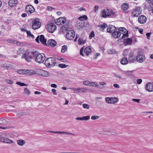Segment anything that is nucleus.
<instances>
[{
    "label": "nucleus",
    "instance_id": "bb28decb",
    "mask_svg": "<svg viewBox=\"0 0 153 153\" xmlns=\"http://www.w3.org/2000/svg\"><path fill=\"white\" fill-rule=\"evenodd\" d=\"M84 52L87 56H88L92 52L91 48L90 46L87 47L84 49Z\"/></svg>",
    "mask_w": 153,
    "mask_h": 153
},
{
    "label": "nucleus",
    "instance_id": "9d476101",
    "mask_svg": "<svg viewBox=\"0 0 153 153\" xmlns=\"http://www.w3.org/2000/svg\"><path fill=\"white\" fill-rule=\"evenodd\" d=\"M70 89L72 90L74 93H79V92H85L87 90L86 88H71Z\"/></svg>",
    "mask_w": 153,
    "mask_h": 153
},
{
    "label": "nucleus",
    "instance_id": "1a4fd4ad",
    "mask_svg": "<svg viewBox=\"0 0 153 153\" xmlns=\"http://www.w3.org/2000/svg\"><path fill=\"white\" fill-rule=\"evenodd\" d=\"M75 36V33L72 30H68L67 33L66 35L67 39L69 40H72Z\"/></svg>",
    "mask_w": 153,
    "mask_h": 153
},
{
    "label": "nucleus",
    "instance_id": "58836bf2",
    "mask_svg": "<svg viewBox=\"0 0 153 153\" xmlns=\"http://www.w3.org/2000/svg\"><path fill=\"white\" fill-rule=\"evenodd\" d=\"M128 61L129 62H134L135 61V58L134 57H128Z\"/></svg>",
    "mask_w": 153,
    "mask_h": 153
},
{
    "label": "nucleus",
    "instance_id": "c9c22d12",
    "mask_svg": "<svg viewBox=\"0 0 153 153\" xmlns=\"http://www.w3.org/2000/svg\"><path fill=\"white\" fill-rule=\"evenodd\" d=\"M13 141L12 140L5 137L4 143L10 144L13 143Z\"/></svg>",
    "mask_w": 153,
    "mask_h": 153
},
{
    "label": "nucleus",
    "instance_id": "f3484780",
    "mask_svg": "<svg viewBox=\"0 0 153 153\" xmlns=\"http://www.w3.org/2000/svg\"><path fill=\"white\" fill-rule=\"evenodd\" d=\"M107 30V32L111 33L112 34L113 32H114L117 29L114 26L110 25H109Z\"/></svg>",
    "mask_w": 153,
    "mask_h": 153
},
{
    "label": "nucleus",
    "instance_id": "0e129e2a",
    "mask_svg": "<svg viewBox=\"0 0 153 153\" xmlns=\"http://www.w3.org/2000/svg\"><path fill=\"white\" fill-rule=\"evenodd\" d=\"M142 80L141 79H138L137 80V83L138 84H140L142 82Z\"/></svg>",
    "mask_w": 153,
    "mask_h": 153
},
{
    "label": "nucleus",
    "instance_id": "393cba45",
    "mask_svg": "<svg viewBox=\"0 0 153 153\" xmlns=\"http://www.w3.org/2000/svg\"><path fill=\"white\" fill-rule=\"evenodd\" d=\"M123 74L126 76H128L130 78H132L134 77L132 71H123Z\"/></svg>",
    "mask_w": 153,
    "mask_h": 153
},
{
    "label": "nucleus",
    "instance_id": "e2e57ef3",
    "mask_svg": "<svg viewBox=\"0 0 153 153\" xmlns=\"http://www.w3.org/2000/svg\"><path fill=\"white\" fill-rule=\"evenodd\" d=\"M147 3L146 4H151L153 3V0H146Z\"/></svg>",
    "mask_w": 153,
    "mask_h": 153
},
{
    "label": "nucleus",
    "instance_id": "5701e85b",
    "mask_svg": "<svg viewBox=\"0 0 153 153\" xmlns=\"http://www.w3.org/2000/svg\"><path fill=\"white\" fill-rule=\"evenodd\" d=\"M86 38L84 37H79L78 40V44L81 45L85 44L86 42Z\"/></svg>",
    "mask_w": 153,
    "mask_h": 153
},
{
    "label": "nucleus",
    "instance_id": "5fc2aeb1",
    "mask_svg": "<svg viewBox=\"0 0 153 153\" xmlns=\"http://www.w3.org/2000/svg\"><path fill=\"white\" fill-rule=\"evenodd\" d=\"M94 11L95 13H97L98 10L99 8V6L97 5H96L94 7Z\"/></svg>",
    "mask_w": 153,
    "mask_h": 153
},
{
    "label": "nucleus",
    "instance_id": "f8f14e48",
    "mask_svg": "<svg viewBox=\"0 0 153 153\" xmlns=\"http://www.w3.org/2000/svg\"><path fill=\"white\" fill-rule=\"evenodd\" d=\"M146 89L149 92L153 91V82H150L148 83L146 85Z\"/></svg>",
    "mask_w": 153,
    "mask_h": 153
},
{
    "label": "nucleus",
    "instance_id": "f03ea898",
    "mask_svg": "<svg viewBox=\"0 0 153 153\" xmlns=\"http://www.w3.org/2000/svg\"><path fill=\"white\" fill-rule=\"evenodd\" d=\"M36 51H33L32 52V54L34 56H35V60L36 62L39 63H42L45 60V56L43 53H39L36 54Z\"/></svg>",
    "mask_w": 153,
    "mask_h": 153
},
{
    "label": "nucleus",
    "instance_id": "49530a36",
    "mask_svg": "<svg viewBox=\"0 0 153 153\" xmlns=\"http://www.w3.org/2000/svg\"><path fill=\"white\" fill-rule=\"evenodd\" d=\"M17 84L19 85L20 86H27L28 85L27 84H25L24 83L21 82H18L16 83Z\"/></svg>",
    "mask_w": 153,
    "mask_h": 153
},
{
    "label": "nucleus",
    "instance_id": "f704fd0d",
    "mask_svg": "<svg viewBox=\"0 0 153 153\" xmlns=\"http://www.w3.org/2000/svg\"><path fill=\"white\" fill-rule=\"evenodd\" d=\"M7 124V121L4 119H0V125H6Z\"/></svg>",
    "mask_w": 153,
    "mask_h": 153
},
{
    "label": "nucleus",
    "instance_id": "6e6d98bb",
    "mask_svg": "<svg viewBox=\"0 0 153 153\" xmlns=\"http://www.w3.org/2000/svg\"><path fill=\"white\" fill-rule=\"evenodd\" d=\"M24 92L25 93L27 94H30V91L27 88H25L24 89Z\"/></svg>",
    "mask_w": 153,
    "mask_h": 153
},
{
    "label": "nucleus",
    "instance_id": "79ce46f5",
    "mask_svg": "<svg viewBox=\"0 0 153 153\" xmlns=\"http://www.w3.org/2000/svg\"><path fill=\"white\" fill-rule=\"evenodd\" d=\"M68 65H66L64 64H59L58 66L59 67L62 68H66L67 67H68Z\"/></svg>",
    "mask_w": 153,
    "mask_h": 153
},
{
    "label": "nucleus",
    "instance_id": "4d7b16f0",
    "mask_svg": "<svg viewBox=\"0 0 153 153\" xmlns=\"http://www.w3.org/2000/svg\"><path fill=\"white\" fill-rule=\"evenodd\" d=\"M128 51L127 49L125 50L123 52V55L124 56H126L128 53Z\"/></svg>",
    "mask_w": 153,
    "mask_h": 153
},
{
    "label": "nucleus",
    "instance_id": "423d86ee",
    "mask_svg": "<svg viewBox=\"0 0 153 153\" xmlns=\"http://www.w3.org/2000/svg\"><path fill=\"white\" fill-rule=\"evenodd\" d=\"M105 102L108 104H114L118 101V99L116 97H107L105 99Z\"/></svg>",
    "mask_w": 153,
    "mask_h": 153
},
{
    "label": "nucleus",
    "instance_id": "680f3d73",
    "mask_svg": "<svg viewBox=\"0 0 153 153\" xmlns=\"http://www.w3.org/2000/svg\"><path fill=\"white\" fill-rule=\"evenodd\" d=\"M128 57H134V53L132 52H130L128 55Z\"/></svg>",
    "mask_w": 153,
    "mask_h": 153
},
{
    "label": "nucleus",
    "instance_id": "f257e3e1",
    "mask_svg": "<svg viewBox=\"0 0 153 153\" xmlns=\"http://www.w3.org/2000/svg\"><path fill=\"white\" fill-rule=\"evenodd\" d=\"M115 14L112 10L109 8L101 10V16L104 18L108 17H112Z\"/></svg>",
    "mask_w": 153,
    "mask_h": 153
},
{
    "label": "nucleus",
    "instance_id": "4468645a",
    "mask_svg": "<svg viewBox=\"0 0 153 153\" xmlns=\"http://www.w3.org/2000/svg\"><path fill=\"white\" fill-rule=\"evenodd\" d=\"M136 59L139 62H142L145 60V58L142 54H138L136 57Z\"/></svg>",
    "mask_w": 153,
    "mask_h": 153
},
{
    "label": "nucleus",
    "instance_id": "ea45409f",
    "mask_svg": "<svg viewBox=\"0 0 153 153\" xmlns=\"http://www.w3.org/2000/svg\"><path fill=\"white\" fill-rule=\"evenodd\" d=\"M106 26H107V25L104 23L103 25H100L99 27L101 28V30L103 31L105 28Z\"/></svg>",
    "mask_w": 153,
    "mask_h": 153
},
{
    "label": "nucleus",
    "instance_id": "4c0bfd02",
    "mask_svg": "<svg viewBox=\"0 0 153 153\" xmlns=\"http://www.w3.org/2000/svg\"><path fill=\"white\" fill-rule=\"evenodd\" d=\"M89 86L94 87H97L98 86V84L96 82H90V84Z\"/></svg>",
    "mask_w": 153,
    "mask_h": 153
},
{
    "label": "nucleus",
    "instance_id": "de8ad7c7",
    "mask_svg": "<svg viewBox=\"0 0 153 153\" xmlns=\"http://www.w3.org/2000/svg\"><path fill=\"white\" fill-rule=\"evenodd\" d=\"M25 112H21L17 114V116L18 117H20L22 116L25 115Z\"/></svg>",
    "mask_w": 153,
    "mask_h": 153
},
{
    "label": "nucleus",
    "instance_id": "a18cd8bd",
    "mask_svg": "<svg viewBox=\"0 0 153 153\" xmlns=\"http://www.w3.org/2000/svg\"><path fill=\"white\" fill-rule=\"evenodd\" d=\"M23 49L21 48H19L17 51V53L18 54L20 55V54L23 53Z\"/></svg>",
    "mask_w": 153,
    "mask_h": 153
},
{
    "label": "nucleus",
    "instance_id": "603ef678",
    "mask_svg": "<svg viewBox=\"0 0 153 153\" xmlns=\"http://www.w3.org/2000/svg\"><path fill=\"white\" fill-rule=\"evenodd\" d=\"M82 106L85 108L88 109L89 108V105L86 104H83L82 105Z\"/></svg>",
    "mask_w": 153,
    "mask_h": 153
},
{
    "label": "nucleus",
    "instance_id": "c756f323",
    "mask_svg": "<svg viewBox=\"0 0 153 153\" xmlns=\"http://www.w3.org/2000/svg\"><path fill=\"white\" fill-rule=\"evenodd\" d=\"M69 26L68 25L66 24L62 26L61 28V30L64 32L65 30H68L69 28Z\"/></svg>",
    "mask_w": 153,
    "mask_h": 153
},
{
    "label": "nucleus",
    "instance_id": "7ed1b4c3",
    "mask_svg": "<svg viewBox=\"0 0 153 153\" xmlns=\"http://www.w3.org/2000/svg\"><path fill=\"white\" fill-rule=\"evenodd\" d=\"M56 62L55 59L52 57L48 58L45 61V65L46 67L51 68L55 65Z\"/></svg>",
    "mask_w": 153,
    "mask_h": 153
},
{
    "label": "nucleus",
    "instance_id": "0eeeda50",
    "mask_svg": "<svg viewBox=\"0 0 153 153\" xmlns=\"http://www.w3.org/2000/svg\"><path fill=\"white\" fill-rule=\"evenodd\" d=\"M46 28L50 33H53L56 30V27L54 23H51L47 25Z\"/></svg>",
    "mask_w": 153,
    "mask_h": 153
},
{
    "label": "nucleus",
    "instance_id": "774afa93",
    "mask_svg": "<svg viewBox=\"0 0 153 153\" xmlns=\"http://www.w3.org/2000/svg\"><path fill=\"white\" fill-rule=\"evenodd\" d=\"M52 91L53 93V94L54 95H56L57 94V93L56 92V91L55 89H52Z\"/></svg>",
    "mask_w": 153,
    "mask_h": 153
},
{
    "label": "nucleus",
    "instance_id": "7c9ffc66",
    "mask_svg": "<svg viewBox=\"0 0 153 153\" xmlns=\"http://www.w3.org/2000/svg\"><path fill=\"white\" fill-rule=\"evenodd\" d=\"M128 60L126 57L122 58L120 61L121 63L123 65H126L128 63Z\"/></svg>",
    "mask_w": 153,
    "mask_h": 153
},
{
    "label": "nucleus",
    "instance_id": "cd10ccee",
    "mask_svg": "<svg viewBox=\"0 0 153 153\" xmlns=\"http://www.w3.org/2000/svg\"><path fill=\"white\" fill-rule=\"evenodd\" d=\"M40 40L42 44L44 45H47L46 40L44 36L43 35H41L40 36Z\"/></svg>",
    "mask_w": 153,
    "mask_h": 153
},
{
    "label": "nucleus",
    "instance_id": "a878e982",
    "mask_svg": "<svg viewBox=\"0 0 153 153\" xmlns=\"http://www.w3.org/2000/svg\"><path fill=\"white\" fill-rule=\"evenodd\" d=\"M102 132L104 135H110V133H111V129L104 128L102 129Z\"/></svg>",
    "mask_w": 153,
    "mask_h": 153
},
{
    "label": "nucleus",
    "instance_id": "2f4dec72",
    "mask_svg": "<svg viewBox=\"0 0 153 153\" xmlns=\"http://www.w3.org/2000/svg\"><path fill=\"white\" fill-rule=\"evenodd\" d=\"M18 144L21 146H23L25 143V141L22 140H18L17 141Z\"/></svg>",
    "mask_w": 153,
    "mask_h": 153
},
{
    "label": "nucleus",
    "instance_id": "c03bdc74",
    "mask_svg": "<svg viewBox=\"0 0 153 153\" xmlns=\"http://www.w3.org/2000/svg\"><path fill=\"white\" fill-rule=\"evenodd\" d=\"M108 53L110 54H113L116 53V51L114 50H110L108 51Z\"/></svg>",
    "mask_w": 153,
    "mask_h": 153
},
{
    "label": "nucleus",
    "instance_id": "20e7f679",
    "mask_svg": "<svg viewBox=\"0 0 153 153\" xmlns=\"http://www.w3.org/2000/svg\"><path fill=\"white\" fill-rule=\"evenodd\" d=\"M18 74H27L29 75H33L36 73L35 71L29 70L20 69L17 71Z\"/></svg>",
    "mask_w": 153,
    "mask_h": 153
},
{
    "label": "nucleus",
    "instance_id": "6e6552de",
    "mask_svg": "<svg viewBox=\"0 0 153 153\" xmlns=\"http://www.w3.org/2000/svg\"><path fill=\"white\" fill-rule=\"evenodd\" d=\"M141 13V10L140 7H136L132 13V15L134 17H137Z\"/></svg>",
    "mask_w": 153,
    "mask_h": 153
},
{
    "label": "nucleus",
    "instance_id": "37998d69",
    "mask_svg": "<svg viewBox=\"0 0 153 153\" xmlns=\"http://www.w3.org/2000/svg\"><path fill=\"white\" fill-rule=\"evenodd\" d=\"M126 29L123 27H121L119 28V29L118 30V31H122V33L123 34L124 33H125L126 31Z\"/></svg>",
    "mask_w": 153,
    "mask_h": 153
},
{
    "label": "nucleus",
    "instance_id": "13d9d810",
    "mask_svg": "<svg viewBox=\"0 0 153 153\" xmlns=\"http://www.w3.org/2000/svg\"><path fill=\"white\" fill-rule=\"evenodd\" d=\"M94 33L93 31H92L90 34L89 38L91 39L92 37H94Z\"/></svg>",
    "mask_w": 153,
    "mask_h": 153
},
{
    "label": "nucleus",
    "instance_id": "aec40b11",
    "mask_svg": "<svg viewBox=\"0 0 153 153\" xmlns=\"http://www.w3.org/2000/svg\"><path fill=\"white\" fill-rule=\"evenodd\" d=\"M48 46H50L51 47H54L56 45L57 43L53 39H51L48 40L47 42Z\"/></svg>",
    "mask_w": 153,
    "mask_h": 153
},
{
    "label": "nucleus",
    "instance_id": "2eb2a0df",
    "mask_svg": "<svg viewBox=\"0 0 153 153\" xmlns=\"http://www.w3.org/2000/svg\"><path fill=\"white\" fill-rule=\"evenodd\" d=\"M49 132H51L54 134H66L68 135H71L73 136H76V135L72 133L67 132L65 131H49Z\"/></svg>",
    "mask_w": 153,
    "mask_h": 153
},
{
    "label": "nucleus",
    "instance_id": "09e8293b",
    "mask_svg": "<svg viewBox=\"0 0 153 153\" xmlns=\"http://www.w3.org/2000/svg\"><path fill=\"white\" fill-rule=\"evenodd\" d=\"M90 116L89 115L82 117L83 120H87L90 119Z\"/></svg>",
    "mask_w": 153,
    "mask_h": 153
},
{
    "label": "nucleus",
    "instance_id": "6ab92c4d",
    "mask_svg": "<svg viewBox=\"0 0 153 153\" xmlns=\"http://www.w3.org/2000/svg\"><path fill=\"white\" fill-rule=\"evenodd\" d=\"M22 58L25 59V60L28 62H30L32 57L31 56L29 55L28 54H24L22 56Z\"/></svg>",
    "mask_w": 153,
    "mask_h": 153
},
{
    "label": "nucleus",
    "instance_id": "864d4df0",
    "mask_svg": "<svg viewBox=\"0 0 153 153\" xmlns=\"http://www.w3.org/2000/svg\"><path fill=\"white\" fill-rule=\"evenodd\" d=\"M83 84L85 85L89 86L90 84V82H89V81H85L83 82Z\"/></svg>",
    "mask_w": 153,
    "mask_h": 153
},
{
    "label": "nucleus",
    "instance_id": "ddd939ff",
    "mask_svg": "<svg viewBox=\"0 0 153 153\" xmlns=\"http://www.w3.org/2000/svg\"><path fill=\"white\" fill-rule=\"evenodd\" d=\"M25 10L27 12L30 14L33 13L35 10L33 7L31 5H27L25 7Z\"/></svg>",
    "mask_w": 153,
    "mask_h": 153
},
{
    "label": "nucleus",
    "instance_id": "473e14b6",
    "mask_svg": "<svg viewBox=\"0 0 153 153\" xmlns=\"http://www.w3.org/2000/svg\"><path fill=\"white\" fill-rule=\"evenodd\" d=\"M42 74H41V76L44 77H48L50 75L49 73L47 71L43 70V71H42Z\"/></svg>",
    "mask_w": 153,
    "mask_h": 153
},
{
    "label": "nucleus",
    "instance_id": "bf43d9fd",
    "mask_svg": "<svg viewBox=\"0 0 153 153\" xmlns=\"http://www.w3.org/2000/svg\"><path fill=\"white\" fill-rule=\"evenodd\" d=\"M12 43L13 44H16L17 45H19L20 44L19 42H17V41L13 39Z\"/></svg>",
    "mask_w": 153,
    "mask_h": 153
},
{
    "label": "nucleus",
    "instance_id": "39448f33",
    "mask_svg": "<svg viewBox=\"0 0 153 153\" xmlns=\"http://www.w3.org/2000/svg\"><path fill=\"white\" fill-rule=\"evenodd\" d=\"M32 28L34 30H36L39 28L41 25V23L39 21L38 19H36L32 22Z\"/></svg>",
    "mask_w": 153,
    "mask_h": 153
},
{
    "label": "nucleus",
    "instance_id": "c85d7f7f",
    "mask_svg": "<svg viewBox=\"0 0 153 153\" xmlns=\"http://www.w3.org/2000/svg\"><path fill=\"white\" fill-rule=\"evenodd\" d=\"M145 7L146 8L148 9L149 10H151L153 8V3L151 4H146Z\"/></svg>",
    "mask_w": 153,
    "mask_h": 153
},
{
    "label": "nucleus",
    "instance_id": "69168bd1",
    "mask_svg": "<svg viewBox=\"0 0 153 153\" xmlns=\"http://www.w3.org/2000/svg\"><path fill=\"white\" fill-rule=\"evenodd\" d=\"M5 137H0V141L3 142L4 143Z\"/></svg>",
    "mask_w": 153,
    "mask_h": 153
},
{
    "label": "nucleus",
    "instance_id": "e433bc0d",
    "mask_svg": "<svg viewBox=\"0 0 153 153\" xmlns=\"http://www.w3.org/2000/svg\"><path fill=\"white\" fill-rule=\"evenodd\" d=\"M67 47L66 45H64L62 46L61 49V52L64 53L67 51Z\"/></svg>",
    "mask_w": 153,
    "mask_h": 153
},
{
    "label": "nucleus",
    "instance_id": "9b49d317",
    "mask_svg": "<svg viewBox=\"0 0 153 153\" xmlns=\"http://www.w3.org/2000/svg\"><path fill=\"white\" fill-rule=\"evenodd\" d=\"M66 19L64 17H60L55 20V23L57 25H62L65 23Z\"/></svg>",
    "mask_w": 153,
    "mask_h": 153
},
{
    "label": "nucleus",
    "instance_id": "412c9836",
    "mask_svg": "<svg viewBox=\"0 0 153 153\" xmlns=\"http://www.w3.org/2000/svg\"><path fill=\"white\" fill-rule=\"evenodd\" d=\"M121 33L119 31L116 30L112 33V36L114 38H118L121 36Z\"/></svg>",
    "mask_w": 153,
    "mask_h": 153
},
{
    "label": "nucleus",
    "instance_id": "052dcab7",
    "mask_svg": "<svg viewBox=\"0 0 153 153\" xmlns=\"http://www.w3.org/2000/svg\"><path fill=\"white\" fill-rule=\"evenodd\" d=\"M110 135H112L115 136H117L118 135V133L117 132H115L114 131H111V133H110Z\"/></svg>",
    "mask_w": 153,
    "mask_h": 153
},
{
    "label": "nucleus",
    "instance_id": "72a5a7b5",
    "mask_svg": "<svg viewBox=\"0 0 153 153\" xmlns=\"http://www.w3.org/2000/svg\"><path fill=\"white\" fill-rule=\"evenodd\" d=\"M87 17L85 15L81 16L78 18L79 20L82 21L87 20Z\"/></svg>",
    "mask_w": 153,
    "mask_h": 153
},
{
    "label": "nucleus",
    "instance_id": "8fccbe9b",
    "mask_svg": "<svg viewBox=\"0 0 153 153\" xmlns=\"http://www.w3.org/2000/svg\"><path fill=\"white\" fill-rule=\"evenodd\" d=\"M5 81L8 84H12L13 83V81L11 80L8 79H6L5 80Z\"/></svg>",
    "mask_w": 153,
    "mask_h": 153
},
{
    "label": "nucleus",
    "instance_id": "3c124183",
    "mask_svg": "<svg viewBox=\"0 0 153 153\" xmlns=\"http://www.w3.org/2000/svg\"><path fill=\"white\" fill-rule=\"evenodd\" d=\"M99 118V117L98 116L93 115L91 117V119L92 120H95L96 119H97Z\"/></svg>",
    "mask_w": 153,
    "mask_h": 153
},
{
    "label": "nucleus",
    "instance_id": "4be33fe9",
    "mask_svg": "<svg viewBox=\"0 0 153 153\" xmlns=\"http://www.w3.org/2000/svg\"><path fill=\"white\" fill-rule=\"evenodd\" d=\"M17 0H10L8 2V4L10 7L15 6L18 3Z\"/></svg>",
    "mask_w": 153,
    "mask_h": 153
},
{
    "label": "nucleus",
    "instance_id": "a211bd4d",
    "mask_svg": "<svg viewBox=\"0 0 153 153\" xmlns=\"http://www.w3.org/2000/svg\"><path fill=\"white\" fill-rule=\"evenodd\" d=\"M146 18L145 16L143 15H141L139 16L138 18V21L140 24H144L146 21Z\"/></svg>",
    "mask_w": 153,
    "mask_h": 153
},
{
    "label": "nucleus",
    "instance_id": "dca6fc26",
    "mask_svg": "<svg viewBox=\"0 0 153 153\" xmlns=\"http://www.w3.org/2000/svg\"><path fill=\"white\" fill-rule=\"evenodd\" d=\"M129 8V5L127 3H124L122 4L121 8L126 13H127L128 12Z\"/></svg>",
    "mask_w": 153,
    "mask_h": 153
},
{
    "label": "nucleus",
    "instance_id": "338daca9",
    "mask_svg": "<svg viewBox=\"0 0 153 153\" xmlns=\"http://www.w3.org/2000/svg\"><path fill=\"white\" fill-rule=\"evenodd\" d=\"M43 71V70H42V69L38 70V74L39 75L41 76V74H42V71Z\"/></svg>",
    "mask_w": 153,
    "mask_h": 153
},
{
    "label": "nucleus",
    "instance_id": "b1692460",
    "mask_svg": "<svg viewBox=\"0 0 153 153\" xmlns=\"http://www.w3.org/2000/svg\"><path fill=\"white\" fill-rule=\"evenodd\" d=\"M132 39L129 38L127 39H124L123 41V44L125 45L131 44L132 43Z\"/></svg>",
    "mask_w": 153,
    "mask_h": 153
},
{
    "label": "nucleus",
    "instance_id": "a19ab883",
    "mask_svg": "<svg viewBox=\"0 0 153 153\" xmlns=\"http://www.w3.org/2000/svg\"><path fill=\"white\" fill-rule=\"evenodd\" d=\"M26 32L27 33V36H31L33 38H34V35L31 34L30 31L27 30L26 31Z\"/></svg>",
    "mask_w": 153,
    "mask_h": 153
}]
</instances>
